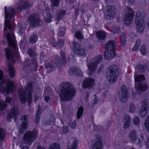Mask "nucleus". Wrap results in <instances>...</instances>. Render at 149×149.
I'll use <instances>...</instances> for the list:
<instances>
[{"mask_svg":"<svg viewBox=\"0 0 149 149\" xmlns=\"http://www.w3.org/2000/svg\"><path fill=\"white\" fill-rule=\"evenodd\" d=\"M116 53L115 51L107 50L104 52V55L105 58L107 60L112 59L116 56Z\"/></svg>","mask_w":149,"mask_h":149,"instance_id":"nucleus-19","label":"nucleus"},{"mask_svg":"<svg viewBox=\"0 0 149 149\" xmlns=\"http://www.w3.org/2000/svg\"><path fill=\"white\" fill-rule=\"evenodd\" d=\"M8 70L11 77H13L15 75V70L14 67L9 64L8 66Z\"/></svg>","mask_w":149,"mask_h":149,"instance_id":"nucleus-27","label":"nucleus"},{"mask_svg":"<svg viewBox=\"0 0 149 149\" xmlns=\"http://www.w3.org/2000/svg\"><path fill=\"white\" fill-rule=\"evenodd\" d=\"M60 54L62 60V63L63 64V65H64L65 64V62L66 60L65 57V53L63 51H61L60 52Z\"/></svg>","mask_w":149,"mask_h":149,"instance_id":"nucleus-41","label":"nucleus"},{"mask_svg":"<svg viewBox=\"0 0 149 149\" xmlns=\"http://www.w3.org/2000/svg\"><path fill=\"white\" fill-rule=\"evenodd\" d=\"M141 43V40L138 39L136 42L135 45L134 47L132 50L133 51H136L138 49V48L139 47Z\"/></svg>","mask_w":149,"mask_h":149,"instance_id":"nucleus-40","label":"nucleus"},{"mask_svg":"<svg viewBox=\"0 0 149 149\" xmlns=\"http://www.w3.org/2000/svg\"><path fill=\"white\" fill-rule=\"evenodd\" d=\"M65 13L66 11L64 10H62L60 11L56 18L57 21L60 20L65 15Z\"/></svg>","mask_w":149,"mask_h":149,"instance_id":"nucleus-35","label":"nucleus"},{"mask_svg":"<svg viewBox=\"0 0 149 149\" xmlns=\"http://www.w3.org/2000/svg\"><path fill=\"white\" fill-rule=\"evenodd\" d=\"M28 22L29 25L33 27L39 26L41 23L39 16L36 14L30 15L28 18Z\"/></svg>","mask_w":149,"mask_h":149,"instance_id":"nucleus-8","label":"nucleus"},{"mask_svg":"<svg viewBox=\"0 0 149 149\" xmlns=\"http://www.w3.org/2000/svg\"><path fill=\"white\" fill-rule=\"evenodd\" d=\"M6 106V104L4 101H1L0 102V110H3Z\"/></svg>","mask_w":149,"mask_h":149,"instance_id":"nucleus-47","label":"nucleus"},{"mask_svg":"<svg viewBox=\"0 0 149 149\" xmlns=\"http://www.w3.org/2000/svg\"><path fill=\"white\" fill-rule=\"evenodd\" d=\"M27 54H29L31 57L32 58V62L35 66H37V61L35 58L36 56L35 52L32 49L29 48L27 51Z\"/></svg>","mask_w":149,"mask_h":149,"instance_id":"nucleus-21","label":"nucleus"},{"mask_svg":"<svg viewBox=\"0 0 149 149\" xmlns=\"http://www.w3.org/2000/svg\"><path fill=\"white\" fill-rule=\"evenodd\" d=\"M74 53L78 56H84L85 54V50L81 48L78 49L77 52H76Z\"/></svg>","mask_w":149,"mask_h":149,"instance_id":"nucleus-39","label":"nucleus"},{"mask_svg":"<svg viewBox=\"0 0 149 149\" xmlns=\"http://www.w3.org/2000/svg\"><path fill=\"white\" fill-rule=\"evenodd\" d=\"M53 6H58L59 4V0H51Z\"/></svg>","mask_w":149,"mask_h":149,"instance_id":"nucleus-53","label":"nucleus"},{"mask_svg":"<svg viewBox=\"0 0 149 149\" xmlns=\"http://www.w3.org/2000/svg\"><path fill=\"white\" fill-rule=\"evenodd\" d=\"M135 86L138 89L141 91H144L146 90L148 88L147 85L142 83H139L138 82L136 83Z\"/></svg>","mask_w":149,"mask_h":149,"instance_id":"nucleus-22","label":"nucleus"},{"mask_svg":"<svg viewBox=\"0 0 149 149\" xmlns=\"http://www.w3.org/2000/svg\"><path fill=\"white\" fill-rule=\"evenodd\" d=\"M49 42L50 44L52 45L54 47H56V43H55L54 41V39H51L50 41H49Z\"/></svg>","mask_w":149,"mask_h":149,"instance_id":"nucleus-61","label":"nucleus"},{"mask_svg":"<svg viewBox=\"0 0 149 149\" xmlns=\"http://www.w3.org/2000/svg\"><path fill=\"white\" fill-rule=\"evenodd\" d=\"M102 146V138L100 135H97L95 142L92 147V149H101Z\"/></svg>","mask_w":149,"mask_h":149,"instance_id":"nucleus-15","label":"nucleus"},{"mask_svg":"<svg viewBox=\"0 0 149 149\" xmlns=\"http://www.w3.org/2000/svg\"><path fill=\"white\" fill-rule=\"evenodd\" d=\"M124 119L125 122L131 123V119L129 115H126L125 116Z\"/></svg>","mask_w":149,"mask_h":149,"instance_id":"nucleus-58","label":"nucleus"},{"mask_svg":"<svg viewBox=\"0 0 149 149\" xmlns=\"http://www.w3.org/2000/svg\"><path fill=\"white\" fill-rule=\"evenodd\" d=\"M84 109L83 108L81 107L78 109L77 112V116L78 119H79L82 116L84 113Z\"/></svg>","mask_w":149,"mask_h":149,"instance_id":"nucleus-31","label":"nucleus"},{"mask_svg":"<svg viewBox=\"0 0 149 149\" xmlns=\"http://www.w3.org/2000/svg\"><path fill=\"white\" fill-rule=\"evenodd\" d=\"M145 80V77L142 75H139L135 78V85L136 82L139 83H142V81Z\"/></svg>","mask_w":149,"mask_h":149,"instance_id":"nucleus-28","label":"nucleus"},{"mask_svg":"<svg viewBox=\"0 0 149 149\" xmlns=\"http://www.w3.org/2000/svg\"><path fill=\"white\" fill-rule=\"evenodd\" d=\"M69 72L71 74H73L79 77L82 75L81 71L76 67H72L69 69Z\"/></svg>","mask_w":149,"mask_h":149,"instance_id":"nucleus-20","label":"nucleus"},{"mask_svg":"<svg viewBox=\"0 0 149 149\" xmlns=\"http://www.w3.org/2000/svg\"><path fill=\"white\" fill-rule=\"evenodd\" d=\"M69 126L72 128H75L76 126V123L75 120L71 121L69 123Z\"/></svg>","mask_w":149,"mask_h":149,"instance_id":"nucleus-56","label":"nucleus"},{"mask_svg":"<svg viewBox=\"0 0 149 149\" xmlns=\"http://www.w3.org/2000/svg\"><path fill=\"white\" fill-rule=\"evenodd\" d=\"M49 8L47 7V13H48V14H47V22H50L52 21V16L51 14L49 13Z\"/></svg>","mask_w":149,"mask_h":149,"instance_id":"nucleus-44","label":"nucleus"},{"mask_svg":"<svg viewBox=\"0 0 149 149\" xmlns=\"http://www.w3.org/2000/svg\"><path fill=\"white\" fill-rule=\"evenodd\" d=\"M104 67V65L102 64L100 65V66L98 68V70L97 71V72L99 73L102 70Z\"/></svg>","mask_w":149,"mask_h":149,"instance_id":"nucleus-62","label":"nucleus"},{"mask_svg":"<svg viewBox=\"0 0 149 149\" xmlns=\"http://www.w3.org/2000/svg\"><path fill=\"white\" fill-rule=\"evenodd\" d=\"M5 17V18L4 31L6 35L9 48H6L4 50L8 60L10 59L12 62L14 63V57L17 58L19 57L18 48L17 47L13 30L11 29L10 22H13L15 10L10 7H4Z\"/></svg>","mask_w":149,"mask_h":149,"instance_id":"nucleus-1","label":"nucleus"},{"mask_svg":"<svg viewBox=\"0 0 149 149\" xmlns=\"http://www.w3.org/2000/svg\"><path fill=\"white\" fill-rule=\"evenodd\" d=\"M109 73L107 75V79L111 84L115 82L117 79L118 74V67L115 65L110 66L109 68Z\"/></svg>","mask_w":149,"mask_h":149,"instance_id":"nucleus-7","label":"nucleus"},{"mask_svg":"<svg viewBox=\"0 0 149 149\" xmlns=\"http://www.w3.org/2000/svg\"><path fill=\"white\" fill-rule=\"evenodd\" d=\"M133 121L134 124L135 125H137L139 124L140 122V120L138 117L135 116L134 118Z\"/></svg>","mask_w":149,"mask_h":149,"instance_id":"nucleus-52","label":"nucleus"},{"mask_svg":"<svg viewBox=\"0 0 149 149\" xmlns=\"http://www.w3.org/2000/svg\"><path fill=\"white\" fill-rule=\"evenodd\" d=\"M124 122L125 123L123 125V127L125 129L129 127L131 123L127 122L125 121Z\"/></svg>","mask_w":149,"mask_h":149,"instance_id":"nucleus-60","label":"nucleus"},{"mask_svg":"<svg viewBox=\"0 0 149 149\" xmlns=\"http://www.w3.org/2000/svg\"><path fill=\"white\" fill-rule=\"evenodd\" d=\"M126 41V36L125 33H123L121 35L120 42L122 46H124Z\"/></svg>","mask_w":149,"mask_h":149,"instance_id":"nucleus-37","label":"nucleus"},{"mask_svg":"<svg viewBox=\"0 0 149 149\" xmlns=\"http://www.w3.org/2000/svg\"><path fill=\"white\" fill-rule=\"evenodd\" d=\"M73 52L75 53L77 52L78 49L81 48V44L78 42L73 41Z\"/></svg>","mask_w":149,"mask_h":149,"instance_id":"nucleus-23","label":"nucleus"},{"mask_svg":"<svg viewBox=\"0 0 149 149\" xmlns=\"http://www.w3.org/2000/svg\"><path fill=\"white\" fill-rule=\"evenodd\" d=\"M141 105V108L149 109V104L148 101L146 99H145L142 101Z\"/></svg>","mask_w":149,"mask_h":149,"instance_id":"nucleus-30","label":"nucleus"},{"mask_svg":"<svg viewBox=\"0 0 149 149\" xmlns=\"http://www.w3.org/2000/svg\"><path fill=\"white\" fill-rule=\"evenodd\" d=\"M107 9L105 13V16L107 19L110 20L111 17L115 14L116 9L114 6L109 5L107 6Z\"/></svg>","mask_w":149,"mask_h":149,"instance_id":"nucleus-13","label":"nucleus"},{"mask_svg":"<svg viewBox=\"0 0 149 149\" xmlns=\"http://www.w3.org/2000/svg\"><path fill=\"white\" fill-rule=\"evenodd\" d=\"M38 133L28 131L24 135L23 139L24 142L26 144H30L33 142L37 137Z\"/></svg>","mask_w":149,"mask_h":149,"instance_id":"nucleus-9","label":"nucleus"},{"mask_svg":"<svg viewBox=\"0 0 149 149\" xmlns=\"http://www.w3.org/2000/svg\"><path fill=\"white\" fill-rule=\"evenodd\" d=\"M135 108L134 104L131 103L130 105V111L131 113H133L135 112Z\"/></svg>","mask_w":149,"mask_h":149,"instance_id":"nucleus-55","label":"nucleus"},{"mask_svg":"<svg viewBox=\"0 0 149 149\" xmlns=\"http://www.w3.org/2000/svg\"><path fill=\"white\" fill-rule=\"evenodd\" d=\"M60 148V145L58 143H55L51 144L49 149H59Z\"/></svg>","mask_w":149,"mask_h":149,"instance_id":"nucleus-43","label":"nucleus"},{"mask_svg":"<svg viewBox=\"0 0 149 149\" xmlns=\"http://www.w3.org/2000/svg\"><path fill=\"white\" fill-rule=\"evenodd\" d=\"M5 132L2 129L0 128V141L3 140L5 136Z\"/></svg>","mask_w":149,"mask_h":149,"instance_id":"nucleus-46","label":"nucleus"},{"mask_svg":"<svg viewBox=\"0 0 149 149\" xmlns=\"http://www.w3.org/2000/svg\"><path fill=\"white\" fill-rule=\"evenodd\" d=\"M142 143V140H141V141L140 139H138V142L137 143V144L140 147L143 144Z\"/></svg>","mask_w":149,"mask_h":149,"instance_id":"nucleus-63","label":"nucleus"},{"mask_svg":"<svg viewBox=\"0 0 149 149\" xmlns=\"http://www.w3.org/2000/svg\"><path fill=\"white\" fill-rule=\"evenodd\" d=\"M24 29L21 28L18 31V33L20 35H22L24 33Z\"/></svg>","mask_w":149,"mask_h":149,"instance_id":"nucleus-59","label":"nucleus"},{"mask_svg":"<svg viewBox=\"0 0 149 149\" xmlns=\"http://www.w3.org/2000/svg\"><path fill=\"white\" fill-rule=\"evenodd\" d=\"M18 111V109L17 107H14L12 108L10 113L7 116V122H10L12 118H15L17 114Z\"/></svg>","mask_w":149,"mask_h":149,"instance_id":"nucleus-17","label":"nucleus"},{"mask_svg":"<svg viewBox=\"0 0 149 149\" xmlns=\"http://www.w3.org/2000/svg\"><path fill=\"white\" fill-rule=\"evenodd\" d=\"M130 139L132 141H136L137 137L136 132L134 130L131 131L129 134Z\"/></svg>","mask_w":149,"mask_h":149,"instance_id":"nucleus-26","label":"nucleus"},{"mask_svg":"<svg viewBox=\"0 0 149 149\" xmlns=\"http://www.w3.org/2000/svg\"><path fill=\"white\" fill-rule=\"evenodd\" d=\"M128 95L127 88L124 85H122L118 92V96L120 100L122 102H125L127 100Z\"/></svg>","mask_w":149,"mask_h":149,"instance_id":"nucleus-11","label":"nucleus"},{"mask_svg":"<svg viewBox=\"0 0 149 149\" xmlns=\"http://www.w3.org/2000/svg\"><path fill=\"white\" fill-rule=\"evenodd\" d=\"M148 110V109L141 108L139 114L140 116L142 118L146 116L147 115Z\"/></svg>","mask_w":149,"mask_h":149,"instance_id":"nucleus-34","label":"nucleus"},{"mask_svg":"<svg viewBox=\"0 0 149 149\" xmlns=\"http://www.w3.org/2000/svg\"><path fill=\"white\" fill-rule=\"evenodd\" d=\"M58 44L60 47H61L64 45V41L61 39L59 40Z\"/></svg>","mask_w":149,"mask_h":149,"instance_id":"nucleus-57","label":"nucleus"},{"mask_svg":"<svg viewBox=\"0 0 149 149\" xmlns=\"http://www.w3.org/2000/svg\"><path fill=\"white\" fill-rule=\"evenodd\" d=\"M55 68L54 62L52 61H51L47 65V72H50L54 71Z\"/></svg>","mask_w":149,"mask_h":149,"instance_id":"nucleus-25","label":"nucleus"},{"mask_svg":"<svg viewBox=\"0 0 149 149\" xmlns=\"http://www.w3.org/2000/svg\"><path fill=\"white\" fill-rule=\"evenodd\" d=\"M62 88L59 95L61 100L69 101L72 99L76 93V91L72 83L67 82L61 84Z\"/></svg>","mask_w":149,"mask_h":149,"instance_id":"nucleus-2","label":"nucleus"},{"mask_svg":"<svg viewBox=\"0 0 149 149\" xmlns=\"http://www.w3.org/2000/svg\"><path fill=\"white\" fill-rule=\"evenodd\" d=\"M136 67L139 71L141 73L144 72L146 68V65H143L141 64L137 65Z\"/></svg>","mask_w":149,"mask_h":149,"instance_id":"nucleus-33","label":"nucleus"},{"mask_svg":"<svg viewBox=\"0 0 149 149\" xmlns=\"http://www.w3.org/2000/svg\"><path fill=\"white\" fill-rule=\"evenodd\" d=\"M102 55H97L92 58V62L87 64V66L89 71L88 74L90 76H91L95 73L98 65L102 62Z\"/></svg>","mask_w":149,"mask_h":149,"instance_id":"nucleus-5","label":"nucleus"},{"mask_svg":"<svg viewBox=\"0 0 149 149\" xmlns=\"http://www.w3.org/2000/svg\"><path fill=\"white\" fill-rule=\"evenodd\" d=\"M126 13L124 21L126 25H129L132 21L134 15L133 10L129 6H127L125 9Z\"/></svg>","mask_w":149,"mask_h":149,"instance_id":"nucleus-10","label":"nucleus"},{"mask_svg":"<svg viewBox=\"0 0 149 149\" xmlns=\"http://www.w3.org/2000/svg\"><path fill=\"white\" fill-rule=\"evenodd\" d=\"M32 84L31 83H29L27 84L26 88L25 90L23 88H21L19 89L18 93L19 98L22 103L24 104L26 101V93H28V103L29 104H30L31 103L32 98L31 92L32 91Z\"/></svg>","mask_w":149,"mask_h":149,"instance_id":"nucleus-3","label":"nucleus"},{"mask_svg":"<svg viewBox=\"0 0 149 149\" xmlns=\"http://www.w3.org/2000/svg\"><path fill=\"white\" fill-rule=\"evenodd\" d=\"M69 128L66 126H64L63 127L62 132L63 134H65L69 131Z\"/></svg>","mask_w":149,"mask_h":149,"instance_id":"nucleus-54","label":"nucleus"},{"mask_svg":"<svg viewBox=\"0 0 149 149\" xmlns=\"http://www.w3.org/2000/svg\"><path fill=\"white\" fill-rule=\"evenodd\" d=\"M15 6L17 10L20 11L23 9H28L30 7L29 4L24 0H21L17 3Z\"/></svg>","mask_w":149,"mask_h":149,"instance_id":"nucleus-14","label":"nucleus"},{"mask_svg":"<svg viewBox=\"0 0 149 149\" xmlns=\"http://www.w3.org/2000/svg\"><path fill=\"white\" fill-rule=\"evenodd\" d=\"M38 39V36L35 34H33L30 37L29 40L30 42L32 44L35 43Z\"/></svg>","mask_w":149,"mask_h":149,"instance_id":"nucleus-29","label":"nucleus"},{"mask_svg":"<svg viewBox=\"0 0 149 149\" xmlns=\"http://www.w3.org/2000/svg\"><path fill=\"white\" fill-rule=\"evenodd\" d=\"M106 33L104 31H99L96 33V36L98 39L100 40H104L106 36Z\"/></svg>","mask_w":149,"mask_h":149,"instance_id":"nucleus-24","label":"nucleus"},{"mask_svg":"<svg viewBox=\"0 0 149 149\" xmlns=\"http://www.w3.org/2000/svg\"><path fill=\"white\" fill-rule=\"evenodd\" d=\"M14 88V83L11 81L4 79L0 81V90L3 93L9 94L13 91Z\"/></svg>","mask_w":149,"mask_h":149,"instance_id":"nucleus-4","label":"nucleus"},{"mask_svg":"<svg viewBox=\"0 0 149 149\" xmlns=\"http://www.w3.org/2000/svg\"><path fill=\"white\" fill-rule=\"evenodd\" d=\"M111 31L114 33H118L120 32V29L117 27L114 26Z\"/></svg>","mask_w":149,"mask_h":149,"instance_id":"nucleus-49","label":"nucleus"},{"mask_svg":"<svg viewBox=\"0 0 149 149\" xmlns=\"http://www.w3.org/2000/svg\"><path fill=\"white\" fill-rule=\"evenodd\" d=\"M75 37L79 41H81L83 40L84 38V36L82 33L80 31H78L75 33Z\"/></svg>","mask_w":149,"mask_h":149,"instance_id":"nucleus-32","label":"nucleus"},{"mask_svg":"<svg viewBox=\"0 0 149 149\" xmlns=\"http://www.w3.org/2000/svg\"><path fill=\"white\" fill-rule=\"evenodd\" d=\"M55 62L57 67L58 68H60V66L61 65H63L62 63V61H61L59 56H56L55 57Z\"/></svg>","mask_w":149,"mask_h":149,"instance_id":"nucleus-36","label":"nucleus"},{"mask_svg":"<svg viewBox=\"0 0 149 149\" xmlns=\"http://www.w3.org/2000/svg\"><path fill=\"white\" fill-rule=\"evenodd\" d=\"M28 116L25 114L22 115L21 117V125L19 127V132L23 133L28 127Z\"/></svg>","mask_w":149,"mask_h":149,"instance_id":"nucleus-12","label":"nucleus"},{"mask_svg":"<svg viewBox=\"0 0 149 149\" xmlns=\"http://www.w3.org/2000/svg\"><path fill=\"white\" fill-rule=\"evenodd\" d=\"M144 125L146 129L149 132V116L145 119Z\"/></svg>","mask_w":149,"mask_h":149,"instance_id":"nucleus-42","label":"nucleus"},{"mask_svg":"<svg viewBox=\"0 0 149 149\" xmlns=\"http://www.w3.org/2000/svg\"><path fill=\"white\" fill-rule=\"evenodd\" d=\"M40 115V112L39 109H38L36 114V122L37 123H38L39 122Z\"/></svg>","mask_w":149,"mask_h":149,"instance_id":"nucleus-50","label":"nucleus"},{"mask_svg":"<svg viewBox=\"0 0 149 149\" xmlns=\"http://www.w3.org/2000/svg\"><path fill=\"white\" fill-rule=\"evenodd\" d=\"M54 116L53 113L51 114L49 118V119L48 122H47V125H49L51 123L54 121Z\"/></svg>","mask_w":149,"mask_h":149,"instance_id":"nucleus-51","label":"nucleus"},{"mask_svg":"<svg viewBox=\"0 0 149 149\" xmlns=\"http://www.w3.org/2000/svg\"><path fill=\"white\" fill-rule=\"evenodd\" d=\"M78 143V141L75 138L74 141H73L71 145L70 148L69 147L67 149H77Z\"/></svg>","mask_w":149,"mask_h":149,"instance_id":"nucleus-38","label":"nucleus"},{"mask_svg":"<svg viewBox=\"0 0 149 149\" xmlns=\"http://www.w3.org/2000/svg\"><path fill=\"white\" fill-rule=\"evenodd\" d=\"M94 82V80L92 79L86 78L82 83V86L84 88L90 89L92 87Z\"/></svg>","mask_w":149,"mask_h":149,"instance_id":"nucleus-16","label":"nucleus"},{"mask_svg":"<svg viewBox=\"0 0 149 149\" xmlns=\"http://www.w3.org/2000/svg\"><path fill=\"white\" fill-rule=\"evenodd\" d=\"M65 29V28L64 27L62 28H60L59 32V35L60 36L62 37L64 36Z\"/></svg>","mask_w":149,"mask_h":149,"instance_id":"nucleus-48","label":"nucleus"},{"mask_svg":"<svg viewBox=\"0 0 149 149\" xmlns=\"http://www.w3.org/2000/svg\"><path fill=\"white\" fill-rule=\"evenodd\" d=\"M145 16V14H141L139 11L137 12L136 14L135 23L136 25L137 31L139 33L142 32L143 31L145 23L143 19Z\"/></svg>","mask_w":149,"mask_h":149,"instance_id":"nucleus-6","label":"nucleus"},{"mask_svg":"<svg viewBox=\"0 0 149 149\" xmlns=\"http://www.w3.org/2000/svg\"><path fill=\"white\" fill-rule=\"evenodd\" d=\"M140 51L141 53L143 55H145L146 53V46L145 45H143L141 46Z\"/></svg>","mask_w":149,"mask_h":149,"instance_id":"nucleus-45","label":"nucleus"},{"mask_svg":"<svg viewBox=\"0 0 149 149\" xmlns=\"http://www.w3.org/2000/svg\"><path fill=\"white\" fill-rule=\"evenodd\" d=\"M79 8H77L75 10V16H76L77 17L78 15L79 12Z\"/></svg>","mask_w":149,"mask_h":149,"instance_id":"nucleus-64","label":"nucleus"},{"mask_svg":"<svg viewBox=\"0 0 149 149\" xmlns=\"http://www.w3.org/2000/svg\"><path fill=\"white\" fill-rule=\"evenodd\" d=\"M115 45L116 42L114 40H111L109 41L107 43L104 45L103 47L107 50L114 51L116 49Z\"/></svg>","mask_w":149,"mask_h":149,"instance_id":"nucleus-18","label":"nucleus"}]
</instances>
